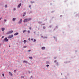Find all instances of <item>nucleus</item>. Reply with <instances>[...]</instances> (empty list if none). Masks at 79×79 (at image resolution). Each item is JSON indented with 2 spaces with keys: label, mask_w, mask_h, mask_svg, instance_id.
Listing matches in <instances>:
<instances>
[{
  "label": "nucleus",
  "mask_w": 79,
  "mask_h": 79,
  "mask_svg": "<svg viewBox=\"0 0 79 79\" xmlns=\"http://www.w3.org/2000/svg\"><path fill=\"white\" fill-rule=\"evenodd\" d=\"M30 20H31V19H26L24 20L23 23H26V22H27L28 21H29Z\"/></svg>",
  "instance_id": "obj_1"
},
{
  "label": "nucleus",
  "mask_w": 79,
  "mask_h": 79,
  "mask_svg": "<svg viewBox=\"0 0 79 79\" xmlns=\"http://www.w3.org/2000/svg\"><path fill=\"white\" fill-rule=\"evenodd\" d=\"M8 41V39H7V38H6L4 39L3 41V42H7Z\"/></svg>",
  "instance_id": "obj_2"
},
{
  "label": "nucleus",
  "mask_w": 79,
  "mask_h": 79,
  "mask_svg": "<svg viewBox=\"0 0 79 79\" xmlns=\"http://www.w3.org/2000/svg\"><path fill=\"white\" fill-rule=\"evenodd\" d=\"M13 37V35H10L8 37V39H10V38H12Z\"/></svg>",
  "instance_id": "obj_3"
},
{
  "label": "nucleus",
  "mask_w": 79,
  "mask_h": 79,
  "mask_svg": "<svg viewBox=\"0 0 79 79\" xmlns=\"http://www.w3.org/2000/svg\"><path fill=\"white\" fill-rule=\"evenodd\" d=\"M13 33V30L10 31L9 32H7L6 33V34H11Z\"/></svg>",
  "instance_id": "obj_4"
},
{
  "label": "nucleus",
  "mask_w": 79,
  "mask_h": 79,
  "mask_svg": "<svg viewBox=\"0 0 79 79\" xmlns=\"http://www.w3.org/2000/svg\"><path fill=\"white\" fill-rule=\"evenodd\" d=\"M21 3H20L19 4V5H18L17 7L18 8H20V6H21Z\"/></svg>",
  "instance_id": "obj_5"
},
{
  "label": "nucleus",
  "mask_w": 79,
  "mask_h": 79,
  "mask_svg": "<svg viewBox=\"0 0 79 79\" xmlns=\"http://www.w3.org/2000/svg\"><path fill=\"white\" fill-rule=\"evenodd\" d=\"M21 23H22V19H20V21L19 22V24H21Z\"/></svg>",
  "instance_id": "obj_6"
},
{
  "label": "nucleus",
  "mask_w": 79,
  "mask_h": 79,
  "mask_svg": "<svg viewBox=\"0 0 79 79\" xmlns=\"http://www.w3.org/2000/svg\"><path fill=\"white\" fill-rule=\"evenodd\" d=\"M23 63H27V61L24 60L23 61Z\"/></svg>",
  "instance_id": "obj_7"
},
{
  "label": "nucleus",
  "mask_w": 79,
  "mask_h": 79,
  "mask_svg": "<svg viewBox=\"0 0 79 79\" xmlns=\"http://www.w3.org/2000/svg\"><path fill=\"white\" fill-rule=\"evenodd\" d=\"M9 74H10V76H13V74L12 73H11L10 72H9Z\"/></svg>",
  "instance_id": "obj_8"
},
{
  "label": "nucleus",
  "mask_w": 79,
  "mask_h": 79,
  "mask_svg": "<svg viewBox=\"0 0 79 79\" xmlns=\"http://www.w3.org/2000/svg\"><path fill=\"white\" fill-rule=\"evenodd\" d=\"M19 33H16L14 34V35H18Z\"/></svg>",
  "instance_id": "obj_9"
},
{
  "label": "nucleus",
  "mask_w": 79,
  "mask_h": 79,
  "mask_svg": "<svg viewBox=\"0 0 79 79\" xmlns=\"http://www.w3.org/2000/svg\"><path fill=\"white\" fill-rule=\"evenodd\" d=\"M2 31L3 32H4V30H5V28H2V29H1Z\"/></svg>",
  "instance_id": "obj_10"
},
{
  "label": "nucleus",
  "mask_w": 79,
  "mask_h": 79,
  "mask_svg": "<svg viewBox=\"0 0 79 79\" xmlns=\"http://www.w3.org/2000/svg\"><path fill=\"white\" fill-rule=\"evenodd\" d=\"M45 47H43L42 48V50H45Z\"/></svg>",
  "instance_id": "obj_11"
},
{
  "label": "nucleus",
  "mask_w": 79,
  "mask_h": 79,
  "mask_svg": "<svg viewBox=\"0 0 79 79\" xmlns=\"http://www.w3.org/2000/svg\"><path fill=\"white\" fill-rule=\"evenodd\" d=\"M26 15V12H24L23 15V16H25Z\"/></svg>",
  "instance_id": "obj_12"
},
{
  "label": "nucleus",
  "mask_w": 79,
  "mask_h": 79,
  "mask_svg": "<svg viewBox=\"0 0 79 79\" xmlns=\"http://www.w3.org/2000/svg\"><path fill=\"white\" fill-rule=\"evenodd\" d=\"M16 20V18H14L12 20L13 21H15Z\"/></svg>",
  "instance_id": "obj_13"
},
{
  "label": "nucleus",
  "mask_w": 79,
  "mask_h": 79,
  "mask_svg": "<svg viewBox=\"0 0 79 79\" xmlns=\"http://www.w3.org/2000/svg\"><path fill=\"white\" fill-rule=\"evenodd\" d=\"M27 32V31L26 30H24L23 31V33H24V32Z\"/></svg>",
  "instance_id": "obj_14"
},
{
  "label": "nucleus",
  "mask_w": 79,
  "mask_h": 79,
  "mask_svg": "<svg viewBox=\"0 0 79 79\" xmlns=\"http://www.w3.org/2000/svg\"><path fill=\"white\" fill-rule=\"evenodd\" d=\"M23 42L24 43H26L27 42V41L25 40H24V41H23Z\"/></svg>",
  "instance_id": "obj_15"
},
{
  "label": "nucleus",
  "mask_w": 79,
  "mask_h": 79,
  "mask_svg": "<svg viewBox=\"0 0 79 79\" xmlns=\"http://www.w3.org/2000/svg\"><path fill=\"white\" fill-rule=\"evenodd\" d=\"M29 58H30V59H31V60H32V57H29Z\"/></svg>",
  "instance_id": "obj_16"
},
{
  "label": "nucleus",
  "mask_w": 79,
  "mask_h": 79,
  "mask_svg": "<svg viewBox=\"0 0 79 79\" xmlns=\"http://www.w3.org/2000/svg\"><path fill=\"white\" fill-rule=\"evenodd\" d=\"M27 46H25L23 47V48H26L27 47Z\"/></svg>",
  "instance_id": "obj_17"
},
{
  "label": "nucleus",
  "mask_w": 79,
  "mask_h": 79,
  "mask_svg": "<svg viewBox=\"0 0 79 79\" xmlns=\"http://www.w3.org/2000/svg\"><path fill=\"white\" fill-rule=\"evenodd\" d=\"M5 8H7V5H5Z\"/></svg>",
  "instance_id": "obj_18"
},
{
  "label": "nucleus",
  "mask_w": 79,
  "mask_h": 79,
  "mask_svg": "<svg viewBox=\"0 0 79 79\" xmlns=\"http://www.w3.org/2000/svg\"><path fill=\"white\" fill-rule=\"evenodd\" d=\"M48 66H49V65H46V67H47V68H48Z\"/></svg>",
  "instance_id": "obj_19"
},
{
  "label": "nucleus",
  "mask_w": 79,
  "mask_h": 79,
  "mask_svg": "<svg viewBox=\"0 0 79 79\" xmlns=\"http://www.w3.org/2000/svg\"><path fill=\"white\" fill-rule=\"evenodd\" d=\"M43 29H45V27H43Z\"/></svg>",
  "instance_id": "obj_20"
},
{
  "label": "nucleus",
  "mask_w": 79,
  "mask_h": 79,
  "mask_svg": "<svg viewBox=\"0 0 79 79\" xmlns=\"http://www.w3.org/2000/svg\"><path fill=\"white\" fill-rule=\"evenodd\" d=\"M4 21L5 22H6V19H4Z\"/></svg>",
  "instance_id": "obj_21"
},
{
  "label": "nucleus",
  "mask_w": 79,
  "mask_h": 79,
  "mask_svg": "<svg viewBox=\"0 0 79 79\" xmlns=\"http://www.w3.org/2000/svg\"><path fill=\"white\" fill-rule=\"evenodd\" d=\"M36 42V40L35 39L34 40V42Z\"/></svg>",
  "instance_id": "obj_22"
},
{
  "label": "nucleus",
  "mask_w": 79,
  "mask_h": 79,
  "mask_svg": "<svg viewBox=\"0 0 79 79\" xmlns=\"http://www.w3.org/2000/svg\"><path fill=\"white\" fill-rule=\"evenodd\" d=\"M4 37L5 36H2V39H3V38H4Z\"/></svg>",
  "instance_id": "obj_23"
},
{
  "label": "nucleus",
  "mask_w": 79,
  "mask_h": 79,
  "mask_svg": "<svg viewBox=\"0 0 79 79\" xmlns=\"http://www.w3.org/2000/svg\"><path fill=\"white\" fill-rule=\"evenodd\" d=\"M21 78H23V77H24V76H21Z\"/></svg>",
  "instance_id": "obj_24"
},
{
  "label": "nucleus",
  "mask_w": 79,
  "mask_h": 79,
  "mask_svg": "<svg viewBox=\"0 0 79 79\" xmlns=\"http://www.w3.org/2000/svg\"><path fill=\"white\" fill-rule=\"evenodd\" d=\"M56 61H56V60H55L54 61L55 63H56Z\"/></svg>",
  "instance_id": "obj_25"
},
{
  "label": "nucleus",
  "mask_w": 79,
  "mask_h": 79,
  "mask_svg": "<svg viewBox=\"0 0 79 79\" xmlns=\"http://www.w3.org/2000/svg\"><path fill=\"white\" fill-rule=\"evenodd\" d=\"M14 11H15V10H16V8H14Z\"/></svg>",
  "instance_id": "obj_26"
},
{
  "label": "nucleus",
  "mask_w": 79,
  "mask_h": 79,
  "mask_svg": "<svg viewBox=\"0 0 79 79\" xmlns=\"http://www.w3.org/2000/svg\"><path fill=\"white\" fill-rule=\"evenodd\" d=\"M31 3H34V2H31Z\"/></svg>",
  "instance_id": "obj_27"
},
{
  "label": "nucleus",
  "mask_w": 79,
  "mask_h": 79,
  "mask_svg": "<svg viewBox=\"0 0 79 79\" xmlns=\"http://www.w3.org/2000/svg\"><path fill=\"white\" fill-rule=\"evenodd\" d=\"M31 51V50H28V52H30Z\"/></svg>",
  "instance_id": "obj_28"
},
{
  "label": "nucleus",
  "mask_w": 79,
  "mask_h": 79,
  "mask_svg": "<svg viewBox=\"0 0 79 79\" xmlns=\"http://www.w3.org/2000/svg\"><path fill=\"white\" fill-rule=\"evenodd\" d=\"M28 33H30V31H28Z\"/></svg>",
  "instance_id": "obj_29"
},
{
  "label": "nucleus",
  "mask_w": 79,
  "mask_h": 79,
  "mask_svg": "<svg viewBox=\"0 0 79 79\" xmlns=\"http://www.w3.org/2000/svg\"><path fill=\"white\" fill-rule=\"evenodd\" d=\"M2 76H4V74H3H3H2Z\"/></svg>",
  "instance_id": "obj_30"
},
{
  "label": "nucleus",
  "mask_w": 79,
  "mask_h": 79,
  "mask_svg": "<svg viewBox=\"0 0 79 79\" xmlns=\"http://www.w3.org/2000/svg\"><path fill=\"white\" fill-rule=\"evenodd\" d=\"M16 70H14V72H16Z\"/></svg>",
  "instance_id": "obj_31"
},
{
  "label": "nucleus",
  "mask_w": 79,
  "mask_h": 79,
  "mask_svg": "<svg viewBox=\"0 0 79 79\" xmlns=\"http://www.w3.org/2000/svg\"><path fill=\"white\" fill-rule=\"evenodd\" d=\"M31 27H29V29H31Z\"/></svg>",
  "instance_id": "obj_32"
},
{
  "label": "nucleus",
  "mask_w": 79,
  "mask_h": 79,
  "mask_svg": "<svg viewBox=\"0 0 79 79\" xmlns=\"http://www.w3.org/2000/svg\"><path fill=\"white\" fill-rule=\"evenodd\" d=\"M28 40L30 41L31 40V39L30 38L28 39Z\"/></svg>",
  "instance_id": "obj_33"
},
{
  "label": "nucleus",
  "mask_w": 79,
  "mask_h": 79,
  "mask_svg": "<svg viewBox=\"0 0 79 79\" xmlns=\"http://www.w3.org/2000/svg\"><path fill=\"white\" fill-rule=\"evenodd\" d=\"M29 6L30 8H31V5H30Z\"/></svg>",
  "instance_id": "obj_34"
},
{
  "label": "nucleus",
  "mask_w": 79,
  "mask_h": 79,
  "mask_svg": "<svg viewBox=\"0 0 79 79\" xmlns=\"http://www.w3.org/2000/svg\"><path fill=\"white\" fill-rule=\"evenodd\" d=\"M31 40H34V39H31Z\"/></svg>",
  "instance_id": "obj_35"
},
{
  "label": "nucleus",
  "mask_w": 79,
  "mask_h": 79,
  "mask_svg": "<svg viewBox=\"0 0 79 79\" xmlns=\"http://www.w3.org/2000/svg\"><path fill=\"white\" fill-rule=\"evenodd\" d=\"M2 19V18H0V20H1Z\"/></svg>",
  "instance_id": "obj_36"
}]
</instances>
